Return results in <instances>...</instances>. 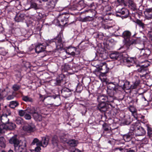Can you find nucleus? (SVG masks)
<instances>
[{
  "instance_id": "obj_1",
  "label": "nucleus",
  "mask_w": 152,
  "mask_h": 152,
  "mask_svg": "<svg viewBox=\"0 0 152 152\" xmlns=\"http://www.w3.org/2000/svg\"><path fill=\"white\" fill-rule=\"evenodd\" d=\"M9 142L11 144H14L15 149L18 147L19 152L22 151L26 146L25 142L19 140L17 138L16 135H15L12 137L9 140Z\"/></svg>"
},
{
  "instance_id": "obj_2",
  "label": "nucleus",
  "mask_w": 152,
  "mask_h": 152,
  "mask_svg": "<svg viewBox=\"0 0 152 152\" xmlns=\"http://www.w3.org/2000/svg\"><path fill=\"white\" fill-rule=\"evenodd\" d=\"M149 65H143L137 70V72L139 73V75L141 78L144 77L146 78L149 76V74L148 73V71L147 66Z\"/></svg>"
},
{
  "instance_id": "obj_3",
  "label": "nucleus",
  "mask_w": 152,
  "mask_h": 152,
  "mask_svg": "<svg viewBox=\"0 0 152 152\" xmlns=\"http://www.w3.org/2000/svg\"><path fill=\"white\" fill-rule=\"evenodd\" d=\"M54 40L57 49L59 50L62 48L63 47V44L62 42L61 38L58 36L55 38Z\"/></svg>"
},
{
  "instance_id": "obj_4",
  "label": "nucleus",
  "mask_w": 152,
  "mask_h": 152,
  "mask_svg": "<svg viewBox=\"0 0 152 152\" xmlns=\"http://www.w3.org/2000/svg\"><path fill=\"white\" fill-rule=\"evenodd\" d=\"M118 88V86H114V87H112L111 88H108L107 91L109 96H113L115 94L119 91Z\"/></svg>"
},
{
  "instance_id": "obj_5",
  "label": "nucleus",
  "mask_w": 152,
  "mask_h": 152,
  "mask_svg": "<svg viewBox=\"0 0 152 152\" xmlns=\"http://www.w3.org/2000/svg\"><path fill=\"white\" fill-rule=\"evenodd\" d=\"M135 135L136 136H143L145 134V131L142 127L139 126L137 127L134 131Z\"/></svg>"
},
{
  "instance_id": "obj_6",
  "label": "nucleus",
  "mask_w": 152,
  "mask_h": 152,
  "mask_svg": "<svg viewBox=\"0 0 152 152\" xmlns=\"http://www.w3.org/2000/svg\"><path fill=\"white\" fill-rule=\"evenodd\" d=\"M64 20L61 19V23H60L59 19H55L53 21V23L56 26H63L64 25L67 23V18H68L64 17Z\"/></svg>"
},
{
  "instance_id": "obj_7",
  "label": "nucleus",
  "mask_w": 152,
  "mask_h": 152,
  "mask_svg": "<svg viewBox=\"0 0 152 152\" xmlns=\"http://www.w3.org/2000/svg\"><path fill=\"white\" fill-rule=\"evenodd\" d=\"M145 18L147 20H152V8L146 9L144 12Z\"/></svg>"
},
{
  "instance_id": "obj_8",
  "label": "nucleus",
  "mask_w": 152,
  "mask_h": 152,
  "mask_svg": "<svg viewBox=\"0 0 152 152\" xmlns=\"http://www.w3.org/2000/svg\"><path fill=\"white\" fill-rule=\"evenodd\" d=\"M62 96L65 98L69 97L71 94V91L68 88H64L61 91Z\"/></svg>"
},
{
  "instance_id": "obj_9",
  "label": "nucleus",
  "mask_w": 152,
  "mask_h": 152,
  "mask_svg": "<svg viewBox=\"0 0 152 152\" xmlns=\"http://www.w3.org/2000/svg\"><path fill=\"white\" fill-rule=\"evenodd\" d=\"M23 129L24 130L28 132L34 131L35 129V126L33 124L27 125L24 126Z\"/></svg>"
},
{
  "instance_id": "obj_10",
  "label": "nucleus",
  "mask_w": 152,
  "mask_h": 152,
  "mask_svg": "<svg viewBox=\"0 0 152 152\" xmlns=\"http://www.w3.org/2000/svg\"><path fill=\"white\" fill-rule=\"evenodd\" d=\"M107 105L105 102L99 103L96 109L101 112H104L107 110Z\"/></svg>"
},
{
  "instance_id": "obj_11",
  "label": "nucleus",
  "mask_w": 152,
  "mask_h": 152,
  "mask_svg": "<svg viewBox=\"0 0 152 152\" xmlns=\"http://www.w3.org/2000/svg\"><path fill=\"white\" fill-rule=\"evenodd\" d=\"M25 14L23 13H18L15 17V21L19 22L22 21L24 19Z\"/></svg>"
},
{
  "instance_id": "obj_12",
  "label": "nucleus",
  "mask_w": 152,
  "mask_h": 152,
  "mask_svg": "<svg viewBox=\"0 0 152 152\" xmlns=\"http://www.w3.org/2000/svg\"><path fill=\"white\" fill-rule=\"evenodd\" d=\"M45 47L42 44H38L35 47V50L36 53H39L45 50Z\"/></svg>"
},
{
  "instance_id": "obj_13",
  "label": "nucleus",
  "mask_w": 152,
  "mask_h": 152,
  "mask_svg": "<svg viewBox=\"0 0 152 152\" xmlns=\"http://www.w3.org/2000/svg\"><path fill=\"white\" fill-rule=\"evenodd\" d=\"M4 125L5 129L7 130H13L15 128L16 126L15 124L12 123H7L5 125Z\"/></svg>"
},
{
  "instance_id": "obj_14",
  "label": "nucleus",
  "mask_w": 152,
  "mask_h": 152,
  "mask_svg": "<svg viewBox=\"0 0 152 152\" xmlns=\"http://www.w3.org/2000/svg\"><path fill=\"white\" fill-rule=\"evenodd\" d=\"M99 70L101 71V72L103 74H106L109 71V68L107 67L106 64L104 63L101 66L99 67Z\"/></svg>"
},
{
  "instance_id": "obj_15",
  "label": "nucleus",
  "mask_w": 152,
  "mask_h": 152,
  "mask_svg": "<svg viewBox=\"0 0 152 152\" xmlns=\"http://www.w3.org/2000/svg\"><path fill=\"white\" fill-rule=\"evenodd\" d=\"M97 99L99 103L105 102L107 100V97L105 95L100 94L98 95Z\"/></svg>"
},
{
  "instance_id": "obj_16",
  "label": "nucleus",
  "mask_w": 152,
  "mask_h": 152,
  "mask_svg": "<svg viewBox=\"0 0 152 152\" xmlns=\"http://www.w3.org/2000/svg\"><path fill=\"white\" fill-rule=\"evenodd\" d=\"M1 120L3 124V125H5L8 123L9 119L7 118V115L6 114H4L1 117Z\"/></svg>"
},
{
  "instance_id": "obj_17",
  "label": "nucleus",
  "mask_w": 152,
  "mask_h": 152,
  "mask_svg": "<svg viewBox=\"0 0 152 152\" xmlns=\"http://www.w3.org/2000/svg\"><path fill=\"white\" fill-rule=\"evenodd\" d=\"M39 110V107H32L28 109L27 110L28 113L32 115Z\"/></svg>"
},
{
  "instance_id": "obj_18",
  "label": "nucleus",
  "mask_w": 152,
  "mask_h": 152,
  "mask_svg": "<svg viewBox=\"0 0 152 152\" xmlns=\"http://www.w3.org/2000/svg\"><path fill=\"white\" fill-rule=\"evenodd\" d=\"M41 141L43 144V147L44 148L46 147L48 144L49 138L48 137H43L42 138V140Z\"/></svg>"
},
{
  "instance_id": "obj_19",
  "label": "nucleus",
  "mask_w": 152,
  "mask_h": 152,
  "mask_svg": "<svg viewBox=\"0 0 152 152\" xmlns=\"http://www.w3.org/2000/svg\"><path fill=\"white\" fill-rule=\"evenodd\" d=\"M129 3V6L133 10L136 9V5L133 1V0H127Z\"/></svg>"
},
{
  "instance_id": "obj_20",
  "label": "nucleus",
  "mask_w": 152,
  "mask_h": 152,
  "mask_svg": "<svg viewBox=\"0 0 152 152\" xmlns=\"http://www.w3.org/2000/svg\"><path fill=\"white\" fill-rule=\"evenodd\" d=\"M110 58L113 60H118L119 58V55L118 53L115 52L111 53L110 55Z\"/></svg>"
},
{
  "instance_id": "obj_21",
  "label": "nucleus",
  "mask_w": 152,
  "mask_h": 152,
  "mask_svg": "<svg viewBox=\"0 0 152 152\" xmlns=\"http://www.w3.org/2000/svg\"><path fill=\"white\" fill-rule=\"evenodd\" d=\"M67 144L71 147H75L78 143L77 141L74 140H72L67 142Z\"/></svg>"
},
{
  "instance_id": "obj_22",
  "label": "nucleus",
  "mask_w": 152,
  "mask_h": 152,
  "mask_svg": "<svg viewBox=\"0 0 152 152\" xmlns=\"http://www.w3.org/2000/svg\"><path fill=\"white\" fill-rule=\"evenodd\" d=\"M41 112L40 110H38L36 113L32 114L34 119L37 120L41 118V115L39 114Z\"/></svg>"
},
{
  "instance_id": "obj_23",
  "label": "nucleus",
  "mask_w": 152,
  "mask_h": 152,
  "mask_svg": "<svg viewBox=\"0 0 152 152\" xmlns=\"http://www.w3.org/2000/svg\"><path fill=\"white\" fill-rule=\"evenodd\" d=\"M7 95V93L5 91V89H0V101L3 99Z\"/></svg>"
},
{
  "instance_id": "obj_24",
  "label": "nucleus",
  "mask_w": 152,
  "mask_h": 152,
  "mask_svg": "<svg viewBox=\"0 0 152 152\" xmlns=\"http://www.w3.org/2000/svg\"><path fill=\"white\" fill-rule=\"evenodd\" d=\"M118 12L121 13L122 15H125V16H127L129 14L128 11L125 8H122L121 10L117 12Z\"/></svg>"
},
{
  "instance_id": "obj_25",
  "label": "nucleus",
  "mask_w": 152,
  "mask_h": 152,
  "mask_svg": "<svg viewBox=\"0 0 152 152\" xmlns=\"http://www.w3.org/2000/svg\"><path fill=\"white\" fill-rule=\"evenodd\" d=\"M58 137L56 135L54 136L52 138V144L55 146H57L58 142Z\"/></svg>"
},
{
  "instance_id": "obj_26",
  "label": "nucleus",
  "mask_w": 152,
  "mask_h": 152,
  "mask_svg": "<svg viewBox=\"0 0 152 152\" xmlns=\"http://www.w3.org/2000/svg\"><path fill=\"white\" fill-rule=\"evenodd\" d=\"M122 88L123 89H129L131 88V85H130V83L128 81H126L124 83Z\"/></svg>"
},
{
  "instance_id": "obj_27",
  "label": "nucleus",
  "mask_w": 152,
  "mask_h": 152,
  "mask_svg": "<svg viewBox=\"0 0 152 152\" xmlns=\"http://www.w3.org/2000/svg\"><path fill=\"white\" fill-rule=\"evenodd\" d=\"M18 105L19 103L17 101H12L10 102L9 106L12 108H14Z\"/></svg>"
},
{
  "instance_id": "obj_28",
  "label": "nucleus",
  "mask_w": 152,
  "mask_h": 152,
  "mask_svg": "<svg viewBox=\"0 0 152 152\" xmlns=\"http://www.w3.org/2000/svg\"><path fill=\"white\" fill-rule=\"evenodd\" d=\"M136 60V58H135L128 57L126 59V62L129 64H132L135 63Z\"/></svg>"
},
{
  "instance_id": "obj_29",
  "label": "nucleus",
  "mask_w": 152,
  "mask_h": 152,
  "mask_svg": "<svg viewBox=\"0 0 152 152\" xmlns=\"http://www.w3.org/2000/svg\"><path fill=\"white\" fill-rule=\"evenodd\" d=\"M132 120L129 116H127L124 121V123L126 125H129L132 122Z\"/></svg>"
},
{
  "instance_id": "obj_30",
  "label": "nucleus",
  "mask_w": 152,
  "mask_h": 152,
  "mask_svg": "<svg viewBox=\"0 0 152 152\" xmlns=\"http://www.w3.org/2000/svg\"><path fill=\"white\" fill-rule=\"evenodd\" d=\"M131 33L129 31H125L123 33V36L125 39L129 38L131 36Z\"/></svg>"
},
{
  "instance_id": "obj_31",
  "label": "nucleus",
  "mask_w": 152,
  "mask_h": 152,
  "mask_svg": "<svg viewBox=\"0 0 152 152\" xmlns=\"http://www.w3.org/2000/svg\"><path fill=\"white\" fill-rule=\"evenodd\" d=\"M23 100L25 102H32L33 101V99L28 96H23L22 97Z\"/></svg>"
},
{
  "instance_id": "obj_32",
  "label": "nucleus",
  "mask_w": 152,
  "mask_h": 152,
  "mask_svg": "<svg viewBox=\"0 0 152 152\" xmlns=\"http://www.w3.org/2000/svg\"><path fill=\"white\" fill-rule=\"evenodd\" d=\"M16 123L18 124H22L24 123L23 120L20 117H18L16 119Z\"/></svg>"
},
{
  "instance_id": "obj_33",
  "label": "nucleus",
  "mask_w": 152,
  "mask_h": 152,
  "mask_svg": "<svg viewBox=\"0 0 152 152\" xmlns=\"http://www.w3.org/2000/svg\"><path fill=\"white\" fill-rule=\"evenodd\" d=\"M136 22L139 26L140 27H141L142 28L144 29L145 27V25L142 22L141 20H137L136 21Z\"/></svg>"
},
{
  "instance_id": "obj_34",
  "label": "nucleus",
  "mask_w": 152,
  "mask_h": 152,
  "mask_svg": "<svg viewBox=\"0 0 152 152\" xmlns=\"http://www.w3.org/2000/svg\"><path fill=\"white\" fill-rule=\"evenodd\" d=\"M4 140L3 137H0V147L2 148H4L6 146L5 143L4 141Z\"/></svg>"
},
{
  "instance_id": "obj_35",
  "label": "nucleus",
  "mask_w": 152,
  "mask_h": 152,
  "mask_svg": "<svg viewBox=\"0 0 152 152\" xmlns=\"http://www.w3.org/2000/svg\"><path fill=\"white\" fill-rule=\"evenodd\" d=\"M102 126L105 131H108L110 130V127L107 124L104 123L102 125Z\"/></svg>"
},
{
  "instance_id": "obj_36",
  "label": "nucleus",
  "mask_w": 152,
  "mask_h": 152,
  "mask_svg": "<svg viewBox=\"0 0 152 152\" xmlns=\"http://www.w3.org/2000/svg\"><path fill=\"white\" fill-rule=\"evenodd\" d=\"M27 112V109L25 110H19L18 112V114L20 116H23L25 115Z\"/></svg>"
},
{
  "instance_id": "obj_37",
  "label": "nucleus",
  "mask_w": 152,
  "mask_h": 152,
  "mask_svg": "<svg viewBox=\"0 0 152 152\" xmlns=\"http://www.w3.org/2000/svg\"><path fill=\"white\" fill-rule=\"evenodd\" d=\"M20 85L15 84L13 86L12 88L14 91H17L20 89Z\"/></svg>"
},
{
  "instance_id": "obj_38",
  "label": "nucleus",
  "mask_w": 152,
  "mask_h": 152,
  "mask_svg": "<svg viewBox=\"0 0 152 152\" xmlns=\"http://www.w3.org/2000/svg\"><path fill=\"white\" fill-rule=\"evenodd\" d=\"M140 82L138 81H136L133 85H131V89H135L138 86Z\"/></svg>"
},
{
  "instance_id": "obj_39",
  "label": "nucleus",
  "mask_w": 152,
  "mask_h": 152,
  "mask_svg": "<svg viewBox=\"0 0 152 152\" xmlns=\"http://www.w3.org/2000/svg\"><path fill=\"white\" fill-rule=\"evenodd\" d=\"M24 117L26 120H30L31 118V115L28 113L27 112H26L24 115Z\"/></svg>"
},
{
  "instance_id": "obj_40",
  "label": "nucleus",
  "mask_w": 152,
  "mask_h": 152,
  "mask_svg": "<svg viewBox=\"0 0 152 152\" xmlns=\"http://www.w3.org/2000/svg\"><path fill=\"white\" fill-rule=\"evenodd\" d=\"M55 99V97L54 96H48L46 98L45 97L43 100L45 99H46L47 100H50L51 101L52 100H53V99Z\"/></svg>"
},
{
  "instance_id": "obj_41",
  "label": "nucleus",
  "mask_w": 152,
  "mask_h": 152,
  "mask_svg": "<svg viewBox=\"0 0 152 152\" xmlns=\"http://www.w3.org/2000/svg\"><path fill=\"white\" fill-rule=\"evenodd\" d=\"M129 110L132 113H134L136 112V110L135 108L132 106H130L129 108Z\"/></svg>"
},
{
  "instance_id": "obj_42",
  "label": "nucleus",
  "mask_w": 152,
  "mask_h": 152,
  "mask_svg": "<svg viewBox=\"0 0 152 152\" xmlns=\"http://www.w3.org/2000/svg\"><path fill=\"white\" fill-rule=\"evenodd\" d=\"M7 52L4 49H0V55L3 56L5 55L7 53Z\"/></svg>"
},
{
  "instance_id": "obj_43",
  "label": "nucleus",
  "mask_w": 152,
  "mask_h": 152,
  "mask_svg": "<svg viewBox=\"0 0 152 152\" xmlns=\"http://www.w3.org/2000/svg\"><path fill=\"white\" fill-rule=\"evenodd\" d=\"M107 100L106 102H113V96H108L107 97Z\"/></svg>"
},
{
  "instance_id": "obj_44",
  "label": "nucleus",
  "mask_w": 152,
  "mask_h": 152,
  "mask_svg": "<svg viewBox=\"0 0 152 152\" xmlns=\"http://www.w3.org/2000/svg\"><path fill=\"white\" fill-rule=\"evenodd\" d=\"M137 126L135 125L132 124L131 125V127H130V129L132 131H135V130L137 128Z\"/></svg>"
},
{
  "instance_id": "obj_45",
  "label": "nucleus",
  "mask_w": 152,
  "mask_h": 152,
  "mask_svg": "<svg viewBox=\"0 0 152 152\" xmlns=\"http://www.w3.org/2000/svg\"><path fill=\"white\" fill-rule=\"evenodd\" d=\"M31 8H33L35 9H36L37 7V5L35 3L32 2L31 4Z\"/></svg>"
},
{
  "instance_id": "obj_46",
  "label": "nucleus",
  "mask_w": 152,
  "mask_h": 152,
  "mask_svg": "<svg viewBox=\"0 0 152 152\" xmlns=\"http://www.w3.org/2000/svg\"><path fill=\"white\" fill-rule=\"evenodd\" d=\"M115 151L116 152H118V151L120 152H122L123 150V149L121 148H116L115 149Z\"/></svg>"
},
{
  "instance_id": "obj_47",
  "label": "nucleus",
  "mask_w": 152,
  "mask_h": 152,
  "mask_svg": "<svg viewBox=\"0 0 152 152\" xmlns=\"http://www.w3.org/2000/svg\"><path fill=\"white\" fill-rule=\"evenodd\" d=\"M39 141V140L37 138H35L33 141L31 143V144L32 145H34L35 143H37Z\"/></svg>"
},
{
  "instance_id": "obj_48",
  "label": "nucleus",
  "mask_w": 152,
  "mask_h": 152,
  "mask_svg": "<svg viewBox=\"0 0 152 152\" xmlns=\"http://www.w3.org/2000/svg\"><path fill=\"white\" fill-rule=\"evenodd\" d=\"M4 129H5L4 125H1L0 126V133H2Z\"/></svg>"
},
{
  "instance_id": "obj_49",
  "label": "nucleus",
  "mask_w": 152,
  "mask_h": 152,
  "mask_svg": "<svg viewBox=\"0 0 152 152\" xmlns=\"http://www.w3.org/2000/svg\"><path fill=\"white\" fill-rule=\"evenodd\" d=\"M14 98V96L13 95H9L7 98V99L8 100H10Z\"/></svg>"
},
{
  "instance_id": "obj_50",
  "label": "nucleus",
  "mask_w": 152,
  "mask_h": 152,
  "mask_svg": "<svg viewBox=\"0 0 152 152\" xmlns=\"http://www.w3.org/2000/svg\"><path fill=\"white\" fill-rule=\"evenodd\" d=\"M148 35L150 37L152 38V26L151 28V30L149 31Z\"/></svg>"
},
{
  "instance_id": "obj_51",
  "label": "nucleus",
  "mask_w": 152,
  "mask_h": 152,
  "mask_svg": "<svg viewBox=\"0 0 152 152\" xmlns=\"http://www.w3.org/2000/svg\"><path fill=\"white\" fill-rule=\"evenodd\" d=\"M144 52H145V50L143 49H142V52L143 53V54L142 55H141V56L142 57L143 56L145 58H147V57L148 56V55L145 53Z\"/></svg>"
},
{
  "instance_id": "obj_52",
  "label": "nucleus",
  "mask_w": 152,
  "mask_h": 152,
  "mask_svg": "<svg viewBox=\"0 0 152 152\" xmlns=\"http://www.w3.org/2000/svg\"><path fill=\"white\" fill-rule=\"evenodd\" d=\"M41 148L39 146H37L35 149L36 152H39L41 150Z\"/></svg>"
},
{
  "instance_id": "obj_53",
  "label": "nucleus",
  "mask_w": 152,
  "mask_h": 152,
  "mask_svg": "<svg viewBox=\"0 0 152 152\" xmlns=\"http://www.w3.org/2000/svg\"><path fill=\"white\" fill-rule=\"evenodd\" d=\"M112 27V26H108V25H105L104 26H103V28H104L105 29H109L110 28H111Z\"/></svg>"
},
{
  "instance_id": "obj_54",
  "label": "nucleus",
  "mask_w": 152,
  "mask_h": 152,
  "mask_svg": "<svg viewBox=\"0 0 152 152\" xmlns=\"http://www.w3.org/2000/svg\"><path fill=\"white\" fill-rule=\"evenodd\" d=\"M61 140L64 142H65L67 141V139L66 138H64V137H61Z\"/></svg>"
},
{
  "instance_id": "obj_55",
  "label": "nucleus",
  "mask_w": 152,
  "mask_h": 152,
  "mask_svg": "<svg viewBox=\"0 0 152 152\" xmlns=\"http://www.w3.org/2000/svg\"><path fill=\"white\" fill-rule=\"evenodd\" d=\"M37 146H41L43 147V144L41 141L38 142L37 143Z\"/></svg>"
},
{
  "instance_id": "obj_56",
  "label": "nucleus",
  "mask_w": 152,
  "mask_h": 152,
  "mask_svg": "<svg viewBox=\"0 0 152 152\" xmlns=\"http://www.w3.org/2000/svg\"><path fill=\"white\" fill-rule=\"evenodd\" d=\"M124 138H126L127 140H129L130 139V137L129 135H125L124 136Z\"/></svg>"
},
{
  "instance_id": "obj_57",
  "label": "nucleus",
  "mask_w": 152,
  "mask_h": 152,
  "mask_svg": "<svg viewBox=\"0 0 152 152\" xmlns=\"http://www.w3.org/2000/svg\"><path fill=\"white\" fill-rule=\"evenodd\" d=\"M61 80H57L56 81V83H55L56 85H59L60 83H61Z\"/></svg>"
},
{
  "instance_id": "obj_58",
  "label": "nucleus",
  "mask_w": 152,
  "mask_h": 152,
  "mask_svg": "<svg viewBox=\"0 0 152 152\" xmlns=\"http://www.w3.org/2000/svg\"><path fill=\"white\" fill-rule=\"evenodd\" d=\"M73 152H81L79 149H75V150L73 151Z\"/></svg>"
},
{
  "instance_id": "obj_59",
  "label": "nucleus",
  "mask_w": 152,
  "mask_h": 152,
  "mask_svg": "<svg viewBox=\"0 0 152 152\" xmlns=\"http://www.w3.org/2000/svg\"><path fill=\"white\" fill-rule=\"evenodd\" d=\"M90 18L89 17H86L85 18V20L86 21L89 20L88 19V18Z\"/></svg>"
},
{
  "instance_id": "obj_60",
  "label": "nucleus",
  "mask_w": 152,
  "mask_h": 152,
  "mask_svg": "<svg viewBox=\"0 0 152 152\" xmlns=\"http://www.w3.org/2000/svg\"><path fill=\"white\" fill-rule=\"evenodd\" d=\"M124 0H117V1L119 3H123Z\"/></svg>"
},
{
  "instance_id": "obj_61",
  "label": "nucleus",
  "mask_w": 152,
  "mask_h": 152,
  "mask_svg": "<svg viewBox=\"0 0 152 152\" xmlns=\"http://www.w3.org/2000/svg\"><path fill=\"white\" fill-rule=\"evenodd\" d=\"M75 54V53L73 52H72L71 53V54L72 56H74Z\"/></svg>"
},
{
  "instance_id": "obj_62",
  "label": "nucleus",
  "mask_w": 152,
  "mask_h": 152,
  "mask_svg": "<svg viewBox=\"0 0 152 152\" xmlns=\"http://www.w3.org/2000/svg\"><path fill=\"white\" fill-rule=\"evenodd\" d=\"M94 3H92L90 5V7H92L93 5H94Z\"/></svg>"
},
{
  "instance_id": "obj_63",
  "label": "nucleus",
  "mask_w": 152,
  "mask_h": 152,
  "mask_svg": "<svg viewBox=\"0 0 152 152\" xmlns=\"http://www.w3.org/2000/svg\"><path fill=\"white\" fill-rule=\"evenodd\" d=\"M128 152H134V151L133 150H129Z\"/></svg>"
},
{
  "instance_id": "obj_64",
  "label": "nucleus",
  "mask_w": 152,
  "mask_h": 152,
  "mask_svg": "<svg viewBox=\"0 0 152 152\" xmlns=\"http://www.w3.org/2000/svg\"><path fill=\"white\" fill-rule=\"evenodd\" d=\"M8 152H13L12 150H10Z\"/></svg>"
}]
</instances>
